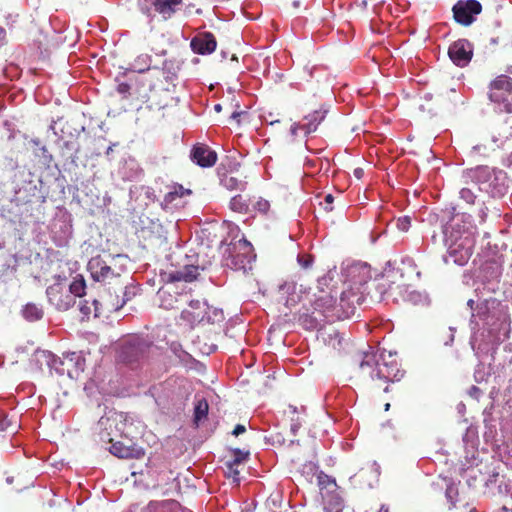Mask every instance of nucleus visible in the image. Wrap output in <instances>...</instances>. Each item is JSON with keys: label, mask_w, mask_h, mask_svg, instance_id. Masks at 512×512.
I'll return each mask as SVG.
<instances>
[{"label": "nucleus", "mask_w": 512, "mask_h": 512, "mask_svg": "<svg viewBox=\"0 0 512 512\" xmlns=\"http://www.w3.org/2000/svg\"><path fill=\"white\" fill-rule=\"evenodd\" d=\"M79 310L86 317H89L92 313L94 314V317H99L103 313L99 300L95 298L91 301L81 300L79 302Z\"/></svg>", "instance_id": "nucleus-28"}, {"label": "nucleus", "mask_w": 512, "mask_h": 512, "mask_svg": "<svg viewBox=\"0 0 512 512\" xmlns=\"http://www.w3.org/2000/svg\"><path fill=\"white\" fill-rule=\"evenodd\" d=\"M108 442L112 444L109 447L110 453L118 458L139 459L144 456V450L136 445H127L123 441L113 442L111 438L108 439Z\"/></svg>", "instance_id": "nucleus-21"}, {"label": "nucleus", "mask_w": 512, "mask_h": 512, "mask_svg": "<svg viewBox=\"0 0 512 512\" xmlns=\"http://www.w3.org/2000/svg\"><path fill=\"white\" fill-rule=\"evenodd\" d=\"M214 109H215V111L220 112V111H221V109H222V107H221V105H220V104H216V105L214 106Z\"/></svg>", "instance_id": "nucleus-53"}, {"label": "nucleus", "mask_w": 512, "mask_h": 512, "mask_svg": "<svg viewBox=\"0 0 512 512\" xmlns=\"http://www.w3.org/2000/svg\"><path fill=\"white\" fill-rule=\"evenodd\" d=\"M448 54L454 64L464 67L470 62L473 53L470 43L467 40L460 39L451 44Z\"/></svg>", "instance_id": "nucleus-17"}, {"label": "nucleus", "mask_w": 512, "mask_h": 512, "mask_svg": "<svg viewBox=\"0 0 512 512\" xmlns=\"http://www.w3.org/2000/svg\"><path fill=\"white\" fill-rule=\"evenodd\" d=\"M384 408H385V411H388L390 409V403H386Z\"/></svg>", "instance_id": "nucleus-54"}, {"label": "nucleus", "mask_w": 512, "mask_h": 512, "mask_svg": "<svg viewBox=\"0 0 512 512\" xmlns=\"http://www.w3.org/2000/svg\"><path fill=\"white\" fill-rule=\"evenodd\" d=\"M221 185L227 190H243L245 188V182L240 180L237 176L231 173L223 174L220 179Z\"/></svg>", "instance_id": "nucleus-29"}, {"label": "nucleus", "mask_w": 512, "mask_h": 512, "mask_svg": "<svg viewBox=\"0 0 512 512\" xmlns=\"http://www.w3.org/2000/svg\"><path fill=\"white\" fill-rule=\"evenodd\" d=\"M448 256L457 265L468 262L473 253L476 238L473 227L463 215L453 216L443 227Z\"/></svg>", "instance_id": "nucleus-3"}, {"label": "nucleus", "mask_w": 512, "mask_h": 512, "mask_svg": "<svg viewBox=\"0 0 512 512\" xmlns=\"http://www.w3.org/2000/svg\"><path fill=\"white\" fill-rule=\"evenodd\" d=\"M469 512H478V511L476 510V508H472L469 510Z\"/></svg>", "instance_id": "nucleus-57"}, {"label": "nucleus", "mask_w": 512, "mask_h": 512, "mask_svg": "<svg viewBox=\"0 0 512 512\" xmlns=\"http://www.w3.org/2000/svg\"><path fill=\"white\" fill-rule=\"evenodd\" d=\"M245 431H246V427L243 424H237L234 427L232 434L237 437V436L243 434Z\"/></svg>", "instance_id": "nucleus-46"}, {"label": "nucleus", "mask_w": 512, "mask_h": 512, "mask_svg": "<svg viewBox=\"0 0 512 512\" xmlns=\"http://www.w3.org/2000/svg\"><path fill=\"white\" fill-rule=\"evenodd\" d=\"M243 114V112L235 111L231 114V119L235 120L237 123L240 122L239 118Z\"/></svg>", "instance_id": "nucleus-50"}, {"label": "nucleus", "mask_w": 512, "mask_h": 512, "mask_svg": "<svg viewBox=\"0 0 512 512\" xmlns=\"http://www.w3.org/2000/svg\"><path fill=\"white\" fill-rule=\"evenodd\" d=\"M152 57L147 53L139 54L131 63V67L127 68L123 75H126L128 71L136 73H144L152 68Z\"/></svg>", "instance_id": "nucleus-25"}, {"label": "nucleus", "mask_w": 512, "mask_h": 512, "mask_svg": "<svg viewBox=\"0 0 512 512\" xmlns=\"http://www.w3.org/2000/svg\"><path fill=\"white\" fill-rule=\"evenodd\" d=\"M353 174L357 179H361L364 175V170L362 168H355Z\"/></svg>", "instance_id": "nucleus-49"}, {"label": "nucleus", "mask_w": 512, "mask_h": 512, "mask_svg": "<svg viewBox=\"0 0 512 512\" xmlns=\"http://www.w3.org/2000/svg\"><path fill=\"white\" fill-rule=\"evenodd\" d=\"M432 240H433L434 243L436 242V236L435 235L432 236Z\"/></svg>", "instance_id": "nucleus-58"}, {"label": "nucleus", "mask_w": 512, "mask_h": 512, "mask_svg": "<svg viewBox=\"0 0 512 512\" xmlns=\"http://www.w3.org/2000/svg\"><path fill=\"white\" fill-rule=\"evenodd\" d=\"M403 374L396 360L387 362L367 352L355 361L351 378L369 389L387 392L389 383L400 380Z\"/></svg>", "instance_id": "nucleus-2"}, {"label": "nucleus", "mask_w": 512, "mask_h": 512, "mask_svg": "<svg viewBox=\"0 0 512 512\" xmlns=\"http://www.w3.org/2000/svg\"><path fill=\"white\" fill-rule=\"evenodd\" d=\"M150 348V344L140 337L126 340L118 351V359L124 363H133L142 359Z\"/></svg>", "instance_id": "nucleus-12"}, {"label": "nucleus", "mask_w": 512, "mask_h": 512, "mask_svg": "<svg viewBox=\"0 0 512 512\" xmlns=\"http://www.w3.org/2000/svg\"><path fill=\"white\" fill-rule=\"evenodd\" d=\"M206 304L199 300H192L189 307L182 310L179 324L187 328H193L195 324L205 320Z\"/></svg>", "instance_id": "nucleus-15"}, {"label": "nucleus", "mask_w": 512, "mask_h": 512, "mask_svg": "<svg viewBox=\"0 0 512 512\" xmlns=\"http://www.w3.org/2000/svg\"><path fill=\"white\" fill-rule=\"evenodd\" d=\"M166 78V73L163 69L156 66L144 72V80L148 81V90H154L163 84V79Z\"/></svg>", "instance_id": "nucleus-26"}, {"label": "nucleus", "mask_w": 512, "mask_h": 512, "mask_svg": "<svg viewBox=\"0 0 512 512\" xmlns=\"http://www.w3.org/2000/svg\"><path fill=\"white\" fill-rule=\"evenodd\" d=\"M6 32L0 27V46L4 43Z\"/></svg>", "instance_id": "nucleus-51"}, {"label": "nucleus", "mask_w": 512, "mask_h": 512, "mask_svg": "<svg viewBox=\"0 0 512 512\" xmlns=\"http://www.w3.org/2000/svg\"><path fill=\"white\" fill-rule=\"evenodd\" d=\"M9 423L6 421V419L0 421V430H5L9 427Z\"/></svg>", "instance_id": "nucleus-52"}, {"label": "nucleus", "mask_w": 512, "mask_h": 512, "mask_svg": "<svg viewBox=\"0 0 512 512\" xmlns=\"http://www.w3.org/2000/svg\"><path fill=\"white\" fill-rule=\"evenodd\" d=\"M466 175L479 190L493 198L502 197L507 192V174L503 170L481 165L467 170Z\"/></svg>", "instance_id": "nucleus-4"}, {"label": "nucleus", "mask_w": 512, "mask_h": 512, "mask_svg": "<svg viewBox=\"0 0 512 512\" xmlns=\"http://www.w3.org/2000/svg\"><path fill=\"white\" fill-rule=\"evenodd\" d=\"M67 287L74 299L85 295L86 283L82 276L76 277L70 284L67 283Z\"/></svg>", "instance_id": "nucleus-30"}, {"label": "nucleus", "mask_w": 512, "mask_h": 512, "mask_svg": "<svg viewBox=\"0 0 512 512\" xmlns=\"http://www.w3.org/2000/svg\"><path fill=\"white\" fill-rule=\"evenodd\" d=\"M191 159L201 167H211L217 161V154L205 144H197L191 151Z\"/></svg>", "instance_id": "nucleus-20"}, {"label": "nucleus", "mask_w": 512, "mask_h": 512, "mask_svg": "<svg viewBox=\"0 0 512 512\" xmlns=\"http://www.w3.org/2000/svg\"><path fill=\"white\" fill-rule=\"evenodd\" d=\"M127 291L126 288L119 292L117 290V285L113 284L112 287H105L100 295L99 304L103 309V312H116L121 309L126 301Z\"/></svg>", "instance_id": "nucleus-14"}, {"label": "nucleus", "mask_w": 512, "mask_h": 512, "mask_svg": "<svg viewBox=\"0 0 512 512\" xmlns=\"http://www.w3.org/2000/svg\"><path fill=\"white\" fill-rule=\"evenodd\" d=\"M286 415H288L291 418V421H294L297 416H299V412L297 410L296 406L289 405L287 409L284 411Z\"/></svg>", "instance_id": "nucleus-43"}, {"label": "nucleus", "mask_w": 512, "mask_h": 512, "mask_svg": "<svg viewBox=\"0 0 512 512\" xmlns=\"http://www.w3.org/2000/svg\"><path fill=\"white\" fill-rule=\"evenodd\" d=\"M454 20L463 25L469 26L475 21V15L482 11V5L477 0L458 1L452 8Z\"/></svg>", "instance_id": "nucleus-13"}, {"label": "nucleus", "mask_w": 512, "mask_h": 512, "mask_svg": "<svg viewBox=\"0 0 512 512\" xmlns=\"http://www.w3.org/2000/svg\"><path fill=\"white\" fill-rule=\"evenodd\" d=\"M281 291L284 293H287L288 296L285 301V305L288 308H294L298 304L301 305V308L299 309L300 315L302 312H305V300L304 297L309 295V289L303 288L302 285L297 287L293 283H286L283 286H281Z\"/></svg>", "instance_id": "nucleus-18"}, {"label": "nucleus", "mask_w": 512, "mask_h": 512, "mask_svg": "<svg viewBox=\"0 0 512 512\" xmlns=\"http://www.w3.org/2000/svg\"><path fill=\"white\" fill-rule=\"evenodd\" d=\"M337 281L330 277L318 279L314 288H309V295L304 297L305 312L299 316L300 323L308 330L318 328L325 320L333 321L334 302L338 298Z\"/></svg>", "instance_id": "nucleus-1"}, {"label": "nucleus", "mask_w": 512, "mask_h": 512, "mask_svg": "<svg viewBox=\"0 0 512 512\" xmlns=\"http://www.w3.org/2000/svg\"><path fill=\"white\" fill-rule=\"evenodd\" d=\"M253 207L254 209H256L257 211H259L260 213L262 214H267V212L269 211L270 209V203L268 200L266 199H263V198H259L254 204H253Z\"/></svg>", "instance_id": "nucleus-38"}, {"label": "nucleus", "mask_w": 512, "mask_h": 512, "mask_svg": "<svg viewBox=\"0 0 512 512\" xmlns=\"http://www.w3.org/2000/svg\"><path fill=\"white\" fill-rule=\"evenodd\" d=\"M46 294L49 303L59 311H66L75 304L73 295L68 291L66 278L57 277L55 283L47 288Z\"/></svg>", "instance_id": "nucleus-11"}, {"label": "nucleus", "mask_w": 512, "mask_h": 512, "mask_svg": "<svg viewBox=\"0 0 512 512\" xmlns=\"http://www.w3.org/2000/svg\"><path fill=\"white\" fill-rule=\"evenodd\" d=\"M294 6H295V7H298V6H299V2H297V1H296V2H294Z\"/></svg>", "instance_id": "nucleus-59"}, {"label": "nucleus", "mask_w": 512, "mask_h": 512, "mask_svg": "<svg viewBox=\"0 0 512 512\" xmlns=\"http://www.w3.org/2000/svg\"><path fill=\"white\" fill-rule=\"evenodd\" d=\"M339 302H334L335 310L333 311V321L342 320L354 316L356 312V304H360L363 300L362 294L358 289L349 287L347 289H339Z\"/></svg>", "instance_id": "nucleus-9"}, {"label": "nucleus", "mask_w": 512, "mask_h": 512, "mask_svg": "<svg viewBox=\"0 0 512 512\" xmlns=\"http://www.w3.org/2000/svg\"><path fill=\"white\" fill-rule=\"evenodd\" d=\"M229 206L232 211L237 213H247L249 209L247 199L240 194L231 198Z\"/></svg>", "instance_id": "nucleus-32"}, {"label": "nucleus", "mask_w": 512, "mask_h": 512, "mask_svg": "<svg viewBox=\"0 0 512 512\" xmlns=\"http://www.w3.org/2000/svg\"><path fill=\"white\" fill-rule=\"evenodd\" d=\"M488 97L505 112L512 113V78L504 74L497 76L489 84Z\"/></svg>", "instance_id": "nucleus-8"}, {"label": "nucleus", "mask_w": 512, "mask_h": 512, "mask_svg": "<svg viewBox=\"0 0 512 512\" xmlns=\"http://www.w3.org/2000/svg\"><path fill=\"white\" fill-rule=\"evenodd\" d=\"M501 512H512V511H509L506 507H502Z\"/></svg>", "instance_id": "nucleus-56"}, {"label": "nucleus", "mask_w": 512, "mask_h": 512, "mask_svg": "<svg viewBox=\"0 0 512 512\" xmlns=\"http://www.w3.org/2000/svg\"><path fill=\"white\" fill-rule=\"evenodd\" d=\"M131 86L128 83H120L118 85V92L119 93H126L130 90Z\"/></svg>", "instance_id": "nucleus-48"}, {"label": "nucleus", "mask_w": 512, "mask_h": 512, "mask_svg": "<svg viewBox=\"0 0 512 512\" xmlns=\"http://www.w3.org/2000/svg\"><path fill=\"white\" fill-rule=\"evenodd\" d=\"M23 316L29 321H37L43 317V310L35 304H27L23 309Z\"/></svg>", "instance_id": "nucleus-33"}, {"label": "nucleus", "mask_w": 512, "mask_h": 512, "mask_svg": "<svg viewBox=\"0 0 512 512\" xmlns=\"http://www.w3.org/2000/svg\"><path fill=\"white\" fill-rule=\"evenodd\" d=\"M190 46L194 53L205 55L215 51L217 42L211 32H204L196 35L191 40Z\"/></svg>", "instance_id": "nucleus-19"}, {"label": "nucleus", "mask_w": 512, "mask_h": 512, "mask_svg": "<svg viewBox=\"0 0 512 512\" xmlns=\"http://www.w3.org/2000/svg\"><path fill=\"white\" fill-rule=\"evenodd\" d=\"M460 197L468 204H473L476 198L475 194L469 188H462L460 191Z\"/></svg>", "instance_id": "nucleus-40"}, {"label": "nucleus", "mask_w": 512, "mask_h": 512, "mask_svg": "<svg viewBox=\"0 0 512 512\" xmlns=\"http://www.w3.org/2000/svg\"><path fill=\"white\" fill-rule=\"evenodd\" d=\"M396 226L402 232L408 231L411 226V218L409 216H403L398 218Z\"/></svg>", "instance_id": "nucleus-39"}, {"label": "nucleus", "mask_w": 512, "mask_h": 512, "mask_svg": "<svg viewBox=\"0 0 512 512\" xmlns=\"http://www.w3.org/2000/svg\"><path fill=\"white\" fill-rule=\"evenodd\" d=\"M327 112L328 111L323 108L313 111L304 117V123H294L291 126V134L297 136L298 132L301 131L306 136L315 132L319 124L325 119Z\"/></svg>", "instance_id": "nucleus-16"}, {"label": "nucleus", "mask_w": 512, "mask_h": 512, "mask_svg": "<svg viewBox=\"0 0 512 512\" xmlns=\"http://www.w3.org/2000/svg\"><path fill=\"white\" fill-rule=\"evenodd\" d=\"M48 365L51 369L55 370L57 374L59 375H65L67 374L69 377H72V369L71 365L73 362L72 356H64V357H58L53 354L48 355Z\"/></svg>", "instance_id": "nucleus-22"}, {"label": "nucleus", "mask_w": 512, "mask_h": 512, "mask_svg": "<svg viewBox=\"0 0 512 512\" xmlns=\"http://www.w3.org/2000/svg\"><path fill=\"white\" fill-rule=\"evenodd\" d=\"M505 120L502 124H495L481 132L477 142L472 146L473 156L487 157L494 152L505 140L512 137V126H508Z\"/></svg>", "instance_id": "nucleus-5"}, {"label": "nucleus", "mask_w": 512, "mask_h": 512, "mask_svg": "<svg viewBox=\"0 0 512 512\" xmlns=\"http://www.w3.org/2000/svg\"><path fill=\"white\" fill-rule=\"evenodd\" d=\"M146 512H192L183 508L175 500H166L161 502H150Z\"/></svg>", "instance_id": "nucleus-23"}, {"label": "nucleus", "mask_w": 512, "mask_h": 512, "mask_svg": "<svg viewBox=\"0 0 512 512\" xmlns=\"http://www.w3.org/2000/svg\"><path fill=\"white\" fill-rule=\"evenodd\" d=\"M255 255L253 254V247L246 239H240L233 243L228 248V256L225 258V266L233 270L251 269L252 261Z\"/></svg>", "instance_id": "nucleus-7"}, {"label": "nucleus", "mask_w": 512, "mask_h": 512, "mask_svg": "<svg viewBox=\"0 0 512 512\" xmlns=\"http://www.w3.org/2000/svg\"><path fill=\"white\" fill-rule=\"evenodd\" d=\"M409 300L417 304L420 302H424L426 300V297H424L421 293L413 291L409 293Z\"/></svg>", "instance_id": "nucleus-42"}, {"label": "nucleus", "mask_w": 512, "mask_h": 512, "mask_svg": "<svg viewBox=\"0 0 512 512\" xmlns=\"http://www.w3.org/2000/svg\"><path fill=\"white\" fill-rule=\"evenodd\" d=\"M298 262L300 263V265L304 268H308L311 266L312 262H313V258L308 255V256H299L298 257Z\"/></svg>", "instance_id": "nucleus-44"}, {"label": "nucleus", "mask_w": 512, "mask_h": 512, "mask_svg": "<svg viewBox=\"0 0 512 512\" xmlns=\"http://www.w3.org/2000/svg\"><path fill=\"white\" fill-rule=\"evenodd\" d=\"M137 74L138 75L134 79L136 92H138L139 94L149 92L150 90H148V81L144 80V73Z\"/></svg>", "instance_id": "nucleus-35"}, {"label": "nucleus", "mask_w": 512, "mask_h": 512, "mask_svg": "<svg viewBox=\"0 0 512 512\" xmlns=\"http://www.w3.org/2000/svg\"><path fill=\"white\" fill-rule=\"evenodd\" d=\"M209 404L205 398H197L194 405L193 422L199 426L200 422L207 419Z\"/></svg>", "instance_id": "nucleus-27"}, {"label": "nucleus", "mask_w": 512, "mask_h": 512, "mask_svg": "<svg viewBox=\"0 0 512 512\" xmlns=\"http://www.w3.org/2000/svg\"><path fill=\"white\" fill-rule=\"evenodd\" d=\"M225 475L228 477V478H232L234 482H239V474H240V471H239V461L237 459H232L230 461H227L225 463Z\"/></svg>", "instance_id": "nucleus-34"}, {"label": "nucleus", "mask_w": 512, "mask_h": 512, "mask_svg": "<svg viewBox=\"0 0 512 512\" xmlns=\"http://www.w3.org/2000/svg\"><path fill=\"white\" fill-rule=\"evenodd\" d=\"M183 0H138L140 11L153 18L159 14L162 20H168L177 11Z\"/></svg>", "instance_id": "nucleus-10"}, {"label": "nucleus", "mask_w": 512, "mask_h": 512, "mask_svg": "<svg viewBox=\"0 0 512 512\" xmlns=\"http://www.w3.org/2000/svg\"><path fill=\"white\" fill-rule=\"evenodd\" d=\"M300 427H301V421H300L299 416H297L296 419L294 421H292V423H291L292 433L295 435Z\"/></svg>", "instance_id": "nucleus-45"}, {"label": "nucleus", "mask_w": 512, "mask_h": 512, "mask_svg": "<svg viewBox=\"0 0 512 512\" xmlns=\"http://www.w3.org/2000/svg\"><path fill=\"white\" fill-rule=\"evenodd\" d=\"M249 456V452L242 451L240 449L233 450V459H237L239 461V464L242 465L244 461L247 460Z\"/></svg>", "instance_id": "nucleus-41"}, {"label": "nucleus", "mask_w": 512, "mask_h": 512, "mask_svg": "<svg viewBox=\"0 0 512 512\" xmlns=\"http://www.w3.org/2000/svg\"><path fill=\"white\" fill-rule=\"evenodd\" d=\"M182 196H183V187L182 186H179L178 188L175 187L173 191H170L165 195L164 201L166 203H172L176 198H179Z\"/></svg>", "instance_id": "nucleus-37"}, {"label": "nucleus", "mask_w": 512, "mask_h": 512, "mask_svg": "<svg viewBox=\"0 0 512 512\" xmlns=\"http://www.w3.org/2000/svg\"><path fill=\"white\" fill-rule=\"evenodd\" d=\"M158 295L160 298V306L164 309L169 310L177 307L176 303L178 302V299L175 296V293H171L167 290H159Z\"/></svg>", "instance_id": "nucleus-31"}, {"label": "nucleus", "mask_w": 512, "mask_h": 512, "mask_svg": "<svg viewBox=\"0 0 512 512\" xmlns=\"http://www.w3.org/2000/svg\"><path fill=\"white\" fill-rule=\"evenodd\" d=\"M199 275V267L194 265H186L183 270H177L169 274L172 281H185L192 282L197 279Z\"/></svg>", "instance_id": "nucleus-24"}, {"label": "nucleus", "mask_w": 512, "mask_h": 512, "mask_svg": "<svg viewBox=\"0 0 512 512\" xmlns=\"http://www.w3.org/2000/svg\"><path fill=\"white\" fill-rule=\"evenodd\" d=\"M87 267L95 281L103 282L105 285L115 284L117 285V290L119 292H122L123 289L127 288L121 278L124 267H117L115 264L108 263L99 255L92 257L89 260Z\"/></svg>", "instance_id": "nucleus-6"}, {"label": "nucleus", "mask_w": 512, "mask_h": 512, "mask_svg": "<svg viewBox=\"0 0 512 512\" xmlns=\"http://www.w3.org/2000/svg\"><path fill=\"white\" fill-rule=\"evenodd\" d=\"M205 319H207V321L219 322L223 319V315L221 311L216 309H210L206 306Z\"/></svg>", "instance_id": "nucleus-36"}, {"label": "nucleus", "mask_w": 512, "mask_h": 512, "mask_svg": "<svg viewBox=\"0 0 512 512\" xmlns=\"http://www.w3.org/2000/svg\"><path fill=\"white\" fill-rule=\"evenodd\" d=\"M334 201V197L331 195V194H327L325 197H324V202L326 204L325 206V209L327 211H331L333 208L330 206Z\"/></svg>", "instance_id": "nucleus-47"}, {"label": "nucleus", "mask_w": 512, "mask_h": 512, "mask_svg": "<svg viewBox=\"0 0 512 512\" xmlns=\"http://www.w3.org/2000/svg\"><path fill=\"white\" fill-rule=\"evenodd\" d=\"M119 257H120V255L111 257V262H115L116 258H119Z\"/></svg>", "instance_id": "nucleus-55"}]
</instances>
